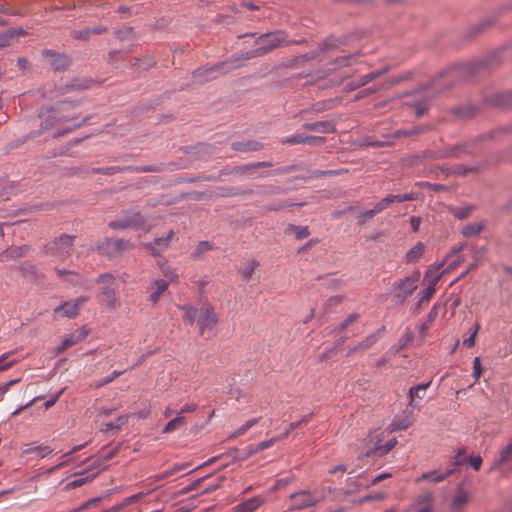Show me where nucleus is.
Wrapping results in <instances>:
<instances>
[{"label":"nucleus","instance_id":"obj_34","mask_svg":"<svg viewBox=\"0 0 512 512\" xmlns=\"http://www.w3.org/2000/svg\"><path fill=\"white\" fill-rule=\"evenodd\" d=\"M116 454H117L116 448L103 454L101 458H97L95 461H93V463L89 466L87 471L89 472V471H93V470L97 469L99 472L100 467L103 465V463L108 460H111Z\"/></svg>","mask_w":512,"mask_h":512},{"label":"nucleus","instance_id":"obj_39","mask_svg":"<svg viewBox=\"0 0 512 512\" xmlns=\"http://www.w3.org/2000/svg\"><path fill=\"white\" fill-rule=\"evenodd\" d=\"M258 421H259V418H253V419L247 420L241 427H239L238 429H236L234 431V433L232 434V437L236 438V437L243 435L247 430H249L251 427L256 425L258 423Z\"/></svg>","mask_w":512,"mask_h":512},{"label":"nucleus","instance_id":"obj_49","mask_svg":"<svg viewBox=\"0 0 512 512\" xmlns=\"http://www.w3.org/2000/svg\"><path fill=\"white\" fill-rule=\"evenodd\" d=\"M375 215H376V213L374 212L373 208L370 210L361 212L358 215V224H360V225L365 224L368 220L373 218Z\"/></svg>","mask_w":512,"mask_h":512},{"label":"nucleus","instance_id":"obj_47","mask_svg":"<svg viewBox=\"0 0 512 512\" xmlns=\"http://www.w3.org/2000/svg\"><path fill=\"white\" fill-rule=\"evenodd\" d=\"M62 393H63V389H61L58 392L50 395L48 397V399L45 400L43 405H42L44 407V409L47 410L50 407H52L57 402V400L59 399V397L61 396Z\"/></svg>","mask_w":512,"mask_h":512},{"label":"nucleus","instance_id":"obj_8","mask_svg":"<svg viewBox=\"0 0 512 512\" xmlns=\"http://www.w3.org/2000/svg\"><path fill=\"white\" fill-rule=\"evenodd\" d=\"M133 245L124 239H104L98 244V250L106 255L114 256L122 251L129 250Z\"/></svg>","mask_w":512,"mask_h":512},{"label":"nucleus","instance_id":"obj_11","mask_svg":"<svg viewBox=\"0 0 512 512\" xmlns=\"http://www.w3.org/2000/svg\"><path fill=\"white\" fill-rule=\"evenodd\" d=\"M292 501V508L296 510H301L307 507L314 506L318 503L319 499L313 496L308 491H300L293 493L290 496Z\"/></svg>","mask_w":512,"mask_h":512},{"label":"nucleus","instance_id":"obj_37","mask_svg":"<svg viewBox=\"0 0 512 512\" xmlns=\"http://www.w3.org/2000/svg\"><path fill=\"white\" fill-rule=\"evenodd\" d=\"M105 31L103 27L86 28L79 31H74V37L77 39H88L91 34H100Z\"/></svg>","mask_w":512,"mask_h":512},{"label":"nucleus","instance_id":"obj_62","mask_svg":"<svg viewBox=\"0 0 512 512\" xmlns=\"http://www.w3.org/2000/svg\"><path fill=\"white\" fill-rule=\"evenodd\" d=\"M184 467H185L184 465H183V466H175V467H173L172 469H170V470L166 471L165 473H163V474L159 475L157 478H158V479H164V478H166V477H169V476H171V475L175 474L176 472L180 471V470H181V469H183Z\"/></svg>","mask_w":512,"mask_h":512},{"label":"nucleus","instance_id":"obj_32","mask_svg":"<svg viewBox=\"0 0 512 512\" xmlns=\"http://www.w3.org/2000/svg\"><path fill=\"white\" fill-rule=\"evenodd\" d=\"M425 246L423 243L418 242L407 253L406 259L408 262H417L424 253Z\"/></svg>","mask_w":512,"mask_h":512},{"label":"nucleus","instance_id":"obj_14","mask_svg":"<svg viewBox=\"0 0 512 512\" xmlns=\"http://www.w3.org/2000/svg\"><path fill=\"white\" fill-rule=\"evenodd\" d=\"M88 335V331L85 328L77 329L73 331L71 334L66 336L61 345L57 348V353H61L66 349L76 345L77 343L84 340Z\"/></svg>","mask_w":512,"mask_h":512},{"label":"nucleus","instance_id":"obj_29","mask_svg":"<svg viewBox=\"0 0 512 512\" xmlns=\"http://www.w3.org/2000/svg\"><path fill=\"white\" fill-rule=\"evenodd\" d=\"M451 473H452L451 470H448L444 473L439 472V471L426 472L420 476V478L417 480V482L422 481V480H428L433 483L441 482L444 479H446Z\"/></svg>","mask_w":512,"mask_h":512},{"label":"nucleus","instance_id":"obj_51","mask_svg":"<svg viewBox=\"0 0 512 512\" xmlns=\"http://www.w3.org/2000/svg\"><path fill=\"white\" fill-rule=\"evenodd\" d=\"M97 473H98V471L90 476H87V477H78L77 479L70 482L69 486H71L73 488L80 487V486L86 484L91 479H93Z\"/></svg>","mask_w":512,"mask_h":512},{"label":"nucleus","instance_id":"obj_48","mask_svg":"<svg viewBox=\"0 0 512 512\" xmlns=\"http://www.w3.org/2000/svg\"><path fill=\"white\" fill-rule=\"evenodd\" d=\"M52 451L53 450L49 446L34 447V458H45L46 456L50 455Z\"/></svg>","mask_w":512,"mask_h":512},{"label":"nucleus","instance_id":"obj_53","mask_svg":"<svg viewBox=\"0 0 512 512\" xmlns=\"http://www.w3.org/2000/svg\"><path fill=\"white\" fill-rule=\"evenodd\" d=\"M82 447H83V445L75 446L71 451H69V452L65 453V454L63 455V457L65 458V460H64V461H62L61 463H59L58 465L53 466V467H52V468H50L48 471H53V470H55L56 468L61 467V466H63L64 464H66L67 462H69V460H70V459H69V456H70L72 453L79 451Z\"/></svg>","mask_w":512,"mask_h":512},{"label":"nucleus","instance_id":"obj_58","mask_svg":"<svg viewBox=\"0 0 512 512\" xmlns=\"http://www.w3.org/2000/svg\"><path fill=\"white\" fill-rule=\"evenodd\" d=\"M266 166H270V164L267 162H258L255 164H248V165L242 166L239 168V170L244 172V171H248L250 169H257V168L266 167Z\"/></svg>","mask_w":512,"mask_h":512},{"label":"nucleus","instance_id":"obj_3","mask_svg":"<svg viewBox=\"0 0 512 512\" xmlns=\"http://www.w3.org/2000/svg\"><path fill=\"white\" fill-rule=\"evenodd\" d=\"M97 283L101 285L99 292L100 303L112 309L119 308L121 302L116 292L117 284L115 277L109 273L101 274L97 278Z\"/></svg>","mask_w":512,"mask_h":512},{"label":"nucleus","instance_id":"obj_64","mask_svg":"<svg viewBox=\"0 0 512 512\" xmlns=\"http://www.w3.org/2000/svg\"><path fill=\"white\" fill-rule=\"evenodd\" d=\"M163 274L167 277L171 282H175L178 280V274L170 269H164Z\"/></svg>","mask_w":512,"mask_h":512},{"label":"nucleus","instance_id":"obj_25","mask_svg":"<svg viewBox=\"0 0 512 512\" xmlns=\"http://www.w3.org/2000/svg\"><path fill=\"white\" fill-rule=\"evenodd\" d=\"M358 55L359 53H355L337 57L332 63L333 67L331 70H338L344 67L352 66L353 64L357 63Z\"/></svg>","mask_w":512,"mask_h":512},{"label":"nucleus","instance_id":"obj_6","mask_svg":"<svg viewBox=\"0 0 512 512\" xmlns=\"http://www.w3.org/2000/svg\"><path fill=\"white\" fill-rule=\"evenodd\" d=\"M239 61L240 58L236 57L231 61L223 62L218 66L200 68L193 73L194 81L197 83H204L212 80L222 73H226L231 69L240 67L241 64L238 63Z\"/></svg>","mask_w":512,"mask_h":512},{"label":"nucleus","instance_id":"obj_2","mask_svg":"<svg viewBox=\"0 0 512 512\" xmlns=\"http://www.w3.org/2000/svg\"><path fill=\"white\" fill-rule=\"evenodd\" d=\"M182 311V319L186 325L197 323L199 334L203 335L205 330H211L218 322L214 308L209 304H203L200 308L183 305L179 306Z\"/></svg>","mask_w":512,"mask_h":512},{"label":"nucleus","instance_id":"obj_18","mask_svg":"<svg viewBox=\"0 0 512 512\" xmlns=\"http://www.w3.org/2000/svg\"><path fill=\"white\" fill-rule=\"evenodd\" d=\"M169 287V282L163 279H157L152 282L150 290L151 294L149 300L152 304H156L162 295L167 291Z\"/></svg>","mask_w":512,"mask_h":512},{"label":"nucleus","instance_id":"obj_7","mask_svg":"<svg viewBox=\"0 0 512 512\" xmlns=\"http://www.w3.org/2000/svg\"><path fill=\"white\" fill-rule=\"evenodd\" d=\"M420 280V271H414L410 276L395 281L392 285L394 297L398 301H405L417 288V283Z\"/></svg>","mask_w":512,"mask_h":512},{"label":"nucleus","instance_id":"obj_20","mask_svg":"<svg viewBox=\"0 0 512 512\" xmlns=\"http://www.w3.org/2000/svg\"><path fill=\"white\" fill-rule=\"evenodd\" d=\"M173 237L174 232L170 231L166 237L156 238L152 243L148 244L147 247L152 251L154 255H158L166 248H168Z\"/></svg>","mask_w":512,"mask_h":512},{"label":"nucleus","instance_id":"obj_4","mask_svg":"<svg viewBox=\"0 0 512 512\" xmlns=\"http://www.w3.org/2000/svg\"><path fill=\"white\" fill-rule=\"evenodd\" d=\"M285 40V34L282 31H275L261 35L257 41V47L247 53L243 59H251L264 55L274 48L278 47Z\"/></svg>","mask_w":512,"mask_h":512},{"label":"nucleus","instance_id":"obj_43","mask_svg":"<svg viewBox=\"0 0 512 512\" xmlns=\"http://www.w3.org/2000/svg\"><path fill=\"white\" fill-rule=\"evenodd\" d=\"M212 249V244L208 241H202L198 244L195 251L193 252L194 258H199L203 253Z\"/></svg>","mask_w":512,"mask_h":512},{"label":"nucleus","instance_id":"obj_56","mask_svg":"<svg viewBox=\"0 0 512 512\" xmlns=\"http://www.w3.org/2000/svg\"><path fill=\"white\" fill-rule=\"evenodd\" d=\"M325 141V138L318 136H305L304 143H308L310 145H320Z\"/></svg>","mask_w":512,"mask_h":512},{"label":"nucleus","instance_id":"obj_54","mask_svg":"<svg viewBox=\"0 0 512 512\" xmlns=\"http://www.w3.org/2000/svg\"><path fill=\"white\" fill-rule=\"evenodd\" d=\"M90 82L91 81H88V80H76L75 82L70 84L67 88H68V90L85 89V88H88V86H89L88 84Z\"/></svg>","mask_w":512,"mask_h":512},{"label":"nucleus","instance_id":"obj_33","mask_svg":"<svg viewBox=\"0 0 512 512\" xmlns=\"http://www.w3.org/2000/svg\"><path fill=\"white\" fill-rule=\"evenodd\" d=\"M483 229L484 224L482 222L469 223L463 226L462 234L465 237H474L478 235Z\"/></svg>","mask_w":512,"mask_h":512},{"label":"nucleus","instance_id":"obj_61","mask_svg":"<svg viewBox=\"0 0 512 512\" xmlns=\"http://www.w3.org/2000/svg\"><path fill=\"white\" fill-rule=\"evenodd\" d=\"M358 318L357 314L350 315L347 319H345L339 327V332L343 331L348 325L356 321Z\"/></svg>","mask_w":512,"mask_h":512},{"label":"nucleus","instance_id":"obj_55","mask_svg":"<svg viewBox=\"0 0 512 512\" xmlns=\"http://www.w3.org/2000/svg\"><path fill=\"white\" fill-rule=\"evenodd\" d=\"M10 354H3L0 356V371L5 370L13 365L15 360L8 361Z\"/></svg>","mask_w":512,"mask_h":512},{"label":"nucleus","instance_id":"obj_9","mask_svg":"<svg viewBox=\"0 0 512 512\" xmlns=\"http://www.w3.org/2000/svg\"><path fill=\"white\" fill-rule=\"evenodd\" d=\"M87 300V297H78L75 300L65 302L63 305L55 308L54 312L56 315L75 318L79 314L81 305L84 304Z\"/></svg>","mask_w":512,"mask_h":512},{"label":"nucleus","instance_id":"obj_42","mask_svg":"<svg viewBox=\"0 0 512 512\" xmlns=\"http://www.w3.org/2000/svg\"><path fill=\"white\" fill-rule=\"evenodd\" d=\"M289 231L293 232L297 239H304L309 236L307 227L291 225Z\"/></svg>","mask_w":512,"mask_h":512},{"label":"nucleus","instance_id":"obj_22","mask_svg":"<svg viewBox=\"0 0 512 512\" xmlns=\"http://www.w3.org/2000/svg\"><path fill=\"white\" fill-rule=\"evenodd\" d=\"M303 127L310 131H315L323 134L335 132V125L331 121H319L314 123H306Z\"/></svg>","mask_w":512,"mask_h":512},{"label":"nucleus","instance_id":"obj_30","mask_svg":"<svg viewBox=\"0 0 512 512\" xmlns=\"http://www.w3.org/2000/svg\"><path fill=\"white\" fill-rule=\"evenodd\" d=\"M130 227L140 229L145 225L144 217L137 211H129L125 215Z\"/></svg>","mask_w":512,"mask_h":512},{"label":"nucleus","instance_id":"obj_57","mask_svg":"<svg viewBox=\"0 0 512 512\" xmlns=\"http://www.w3.org/2000/svg\"><path fill=\"white\" fill-rule=\"evenodd\" d=\"M304 137L302 135H294L284 139L282 142L284 144H301L304 143Z\"/></svg>","mask_w":512,"mask_h":512},{"label":"nucleus","instance_id":"obj_60","mask_svg":"<svg viewBox=\"0 0 512 512\" xmlns=\"http://www.w3.org/2000/svg\"><path fill=\"white\" fill-rule=\"evenodd\" d=\"M196 409L197 405L195 403H187L177 413L183 415L184 413L194 412Z\"/></svg>","mask_w":512,"mask_h":512},{"label":"nucleus","instance_id":"obj_36","mask_svg":"<svg viewBox=\"0 0 512 512\" xmlns=\"http://www.w3.org/2000/svg\"><path fill=\"white\" fill-rule=\"evenodd\" d=\"M474 210V206L468 205L463 207L451 208V213L458 219L463 220L468 218Z\"/></svg>","mask_w":512,"mask_h":512},{"label":"nucleus","instance_id":"obj_38","mask_svg":"<svg viewBox=\"0 0 512 512\" xmlns=\"http://www.w3.org/2000/svg\"><path fill=\"white\" fill-rule=\"evenodd\" d=\"M385 72H386V69H382V70H378V71H374V72L368 73V74L362 76L358 80V83H359V85L361 87L365 86L368 83H370V82L376 80L377 78H379L380 76H382Z\"/></svg>","mask_w":512,"mask_h":512},{"label":"nucleus","instance_id":"obj_50","mask_svg":"<svg viewBox=\"0 0 512 512\" xmlns=\"http://www.w3.org/2000/svg\"><path fill=\"white\" fill-rule=\"evenodd\" d=\"M109 227L112 228V229H126L129 226V223L128 221L126 220L125 216L118 219V220H114V221H111L109 223Z\"/></svg>","mask_w":512,"mask_h":512},{"label":"nucleus","instance_id":"obj_17","mask_svg":"<svg viewBox=\"0 0 512 512\" xmlns=\"http://www.w3.org/2000/svg\"><path fill=\"white\" fill-rule=\"evenodd\" d=\"M470 500V495L467 491L459 487L451 501L450 508L453 512H461Z\"/></svg>","mask_w":512,"mask_h":512},{"label":"nucleus","instance_id":"obj_15","mask_svg":"<svg viewBox=\"0 0 512 512\" xmlns=\"http://www.w3.org/2000/svg\"><path fill=\"white\" fill-rule=\"evenodd\" d=\"M30 248L27 245L11 246L0 253V262L15 260L25 256Z\"/></svg>","mask_w":512,"mask_h":512},{"label":"nucleus","instance_id":"obj_12","mask_svg":"<svg viewBox=\"0 0 512 512\" xmlns=\"http://www.w3.org/2000/svg\"><path fill=\"white\" fill-rule=\"evenodd\" d=\"M463 247L464 246H459L458 248L451 250V252L444 258L443 262L436 268L439 269L440 267L445 266L442 273H440L441 275L453 271L464 261L460 254Z\"/></svg>","mask_w":512,"mask_h":512},{"label":"nucleus","instance_id":"obj_24","mask_svg":"<svg viewBox=\"0 0 512 512\" xmlns=\"http://www.w3.org/2000/svg\"><path fill=\"white\" fill-rule=\"evenodd\" d=\"M431 382L426 384H420L414 387H411L409 390L410 403L411 407H416L417 402L422 400L425 397L426 390L430 386Z\"/></svg>","mask_w":512,"mask_h":512},{"label":"nucleus","instance_id":"obj_16","mask_svg":"<svg viewBox=\"0 0 512 512\" xmlns=\"http://www.w3.org/2000/svg\"><path fill=\"white\" fill-rule=\"evenodd\" d=\"M432 494L426 493L420 496L405 512H431Z\"/></svg>","mask_w":512,"mask_h":512},{"label":"nucleus","instance_id":"obj_27","mask_svg":"<svg viewBox=\"0 0 512 512\" xmlns=\"http://www.w3.org/2000/svg\"><path fill=\"white\" fill-rule=\"evenodd\" d=\"M263 145L258 141L248 140V141H239L234 142L232 144V148L236 151L240 152H251L258 151L262 149Z\"/></svg>","mask_w":512,"mask_h":512},{"label":"nucleus","instance_id":"obj_40","mask_svg":"<svg viewBox=\"0 0 512 512\" xmlns=\"http://www.w3.org/2000/svg\"><path fill=\"white\" fill-rule=\"evenodd\" d=\"M259 266V262L256 260H251L243 269L242 276L243 279L249 281L255 271V269Z\"/></svg>","mask_w":512,"mask_h":512},{"label":"nucleus","instance_id":"obj_5","mask_svg":"<svg viewBox=\"0 0 512 512\" xmlns=\"http://www.w3.org/2000/svg\"><path fill=\"white\" fill-rule=\"evenodd\" d=\"M75 236L61 235L45 247V254L51 256L54 261H64L73 252Z\"/></svg>","mask_w":512,"mask_h":512},{"label":"nucleus","instance_id":"obj_26","mask_svg":"<svg viewBox=\"0 0 512 512\" xmlns=\"http://www.w3.org/2000/svg\"><path fill=\"white\" fill-rule=\"evenodd\" d=\"M277 441L276 438H271V439H268V440H265V441H262L260 443H258L257 445L255 446H251L249 447L245 454L242 456V457H239V460H245L249 457H251L252 455L260 452V451H263L267 448H270L271 446L274 445V443Z\"/></svg>","mask_w":512,"mask_h":512},{"label":"nucleus","instance_id":"obj_19","mask_svg":"<svg viewBox=\"0 0 512 512\" xmlns=\"http://www.w3.org/2000/svg\"><path fill=\"white\" fill-rule=\"evenodd\" d=\"M264 503L261 496L252 497L233 508V512H254Z\"/></svg>","mask_w":512,"mask_h":512},{"label":"nucleus","instance_id":"obj_21","mask_svg":"<svg viewBox=\"0 0 512 512\" xmlns=\"http://www.w3.org/2000/svg\"><path fill=\"white\" fill-rule=\"evenodd\" d=\"M512 459V440L503 447L494 458L491 469H498L500 466Z\"/></svg>","mask_w":512,"mask_h":512},{"label":"nucleus","instance_id":"obj_35","mask_svg":"<svg viewBox=\"0 0 512 512\" xmlns=\"http://www.w3.org/2000/svg\"><path fill=\"white\" fill-rule=\"evenodd\" d=\"M57 274L60 277H65L67 281H69L73 285H82L83 278L77 273L66 271V270H56Z\"/></svg>","mask_w":512,"mask_h":512},{"label":"nucleus","instance_id":"obj_45","mask_svg":"<svg viewBox=\"0 0 512 512\" xmlns=\"http://www.w3.org/2000/svg\"><path fill=\"white\" fill-rule=\"evenodd\" d=\"M123 372L122 371H114L112 372V374L110 376H107L103 379H100L99 381H96L95 382V386L97 388L99 387H102L110 382H112L113 380H115L117 377H119Z\"/></svg>","mask_w":512,"mask_h":512},{"label":"nucleus","instance_id":"obj_13","mask_svg":"<svg viewBox=\"0 0 512 512\" xmlns=\"http://www.w3.org/2000/svg\"><path fill=\"white\" fill-rule=\"evenodd\" d=\"M425 280L428 281L426 288H424L420 293V303L427 302L433 296L436 290V285L441 279V274H434L432 270H428L424 277Z\"/></svg>","mask_w":512,"mask_h":512},{"label":"nucleus","instance_id":"obj_52","mask_svg":"<svg viewBox=\"0 0 512 512\" xmlns=\"http://www.w3.org/2000/svg\"><path fill=\"white\" fill-rule=\"evenodd\" d=\"M482 374V366H481V361H480V358L479 357H476L474 360H473V376L475 378L476 381L479 380L480 376Z\"/></svg>","mask_w":512,"mask_h":512},{"label":"nucleus","instance_id":"obj_63","mask_svg":"<svg viewBox=\"0 0 512 512\" xmlns=\"http://www.w3.org/2000/svg\"><path fill=\"white\" fill-rule=\"evenodd\" d=\"M128 421V416L123 415L117 418L114 422L115 430H120L123 425H125Z\"/></svg>","mask_w":512,"mask_h":512},{"label":"nucleus","instance_id":"obj_10","mask_svg":"<svg viewBox=\"0 0 512 512\" xmlns=\"http://www.w3.org/2000/svg\"><path fill=\"white\" fill-rule=\"evenodd\" d=\"M42 59L45 65L56 71L65 70L70 65V61L65 55L56 54L49 50L43 51Z\"/></svg>","mask_w":512,"mask_h":512},{"label":"nucleus","instance_id":"obj_41","mask_svg":"<svg viewBox=\"0 0 512 512\" xmlns=\"http://www.w3.org/2000/svg\"><path fill=\"white\" fill-rule=\"evenodd\" d=\"M391 204H392V201H391L390 195H387L386 197L381 199L379 202H377L373 206V210L377 215V214L381 213L382 211H384L386 208H388Z\"/></svg>","mask_w":512,"mask_h":512},{"label":"nucleus","instance_id":"obj_28","mask_svg":"<svg viewBox=\"0 0 512 512\" xmlns=\"http://www.w3.org/2000/svg\"><path fill=\"white\" fill-rule=\"evenodd\" d=\"M379 333H380V331H378L375 334H371V335L367 336L357 346H355L354 348H351L349 350L348 354L350 355L358 350L365 351V350L371 348L378 341Z\"/></svg>","mask_w":512,"mask_h":512},{"label":"nucleus","instance_id":"obj_31","mask_svg":"<svg viewBox=\"0 0 512 512\" xmlns=\"http://www.w3.org/2000/svg\"><path fill=\"white\" fill-rule=\"evenodd\" d=\"M186 425V418L184 415L177 413L176 417L171 419L163 428V433H171Z\"/></svg>","mask_w":512,"mask_h":512},{"label":"nucleus","instance_id":"obj_59","mask_svg":"<svg viewBox=\"0 0 512 512\" xmlns=\"http://www.w3.org/2000/svg\"><path fill=\"white\" fill-rule=\"evenodd\" d=\"M469 464L474 470H479L482 465V458L480 456H473L469 458Z\"/></svg>","mask_w":512,"mask_h":512},{"label":"nucleus","instance_id":"obj_1","mask_svg":"<svg viewBox=\"0 0 512 512\" xmlns=\"http://www.w3.org/2000/svg\"><path fill=\"white\" fill-rule=\"evenodd\" d=\"M78 118L76 104L67 101L60 102L52 108L43 109L39 113L42 129L47 130L60 125L63 126L54 136H61L80 127L81 122L78 121Z\"/></svg>","mask_w":512,"mask_h":512},{"label":"nucleus","instance_id":"obj_23","mask_svg":"<svg viewBox=\"0 0 512 512\" xmlns=\"http://www.w3.org/2000/svg\"><path fill=\"white\" fill-rule=\"evenodd\" d=\"M22 34H24V30L21 28L9 29L0 33V49L11 45Z\"/></svg>","mask_w":512,"mask_h":512},{"label":"nucleus","instance_id":"obj_46","mask_svg":"<svg viewBox=\"0 0 512 512\" xmlns=\"http://www.w3.org/2000/svg\"><path fill=\"white\" fill-rule=\"evenodd\" d=\"M390 198H391L392 204L394 202H405V201L415 200V196L413 193L390 195Z\"/></svg>","mask_w":512,"mask_h":512},{"label":"nucleus","instance_id":"obj_44","mask_svg":"<svg viewBox=\"0 0 512 512\" xmlns=\"http://www.w3.org/2000/svg\"><path fill=\"white\" fill-rule=\"evenodd\" d=\"M479 329H480V324L478 322H476L474 329H473L472 333L470 334V336L468 338L464 339V341H463L464 346L471 348L475 345V339H476Z\"/></svg>","mask_w":512,"mask_h":512}]
</instances>
